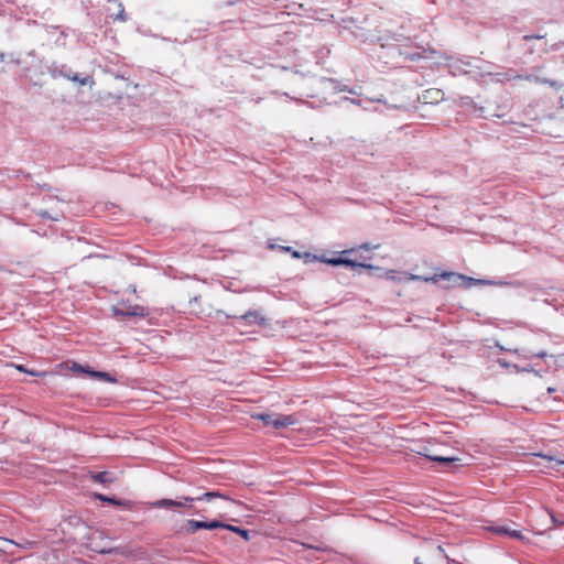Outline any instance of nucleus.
<instances>
[{"label":"nucleus","mask_w":564,"mask_h":564,"mask_svg":"<svg viewBox=\"0 0 564 564\" xmlns=\"http://www.w3.org/2000/svg\"><path fill=\"white\" fill-rule=\"evenodd\" d=\"M214 498L231 500L228 496H226L219 491H208V492H205L202 496L196 497V498L182 497V500L160 499V500L152 502L151 506L156 509L191 508V506L187 505V502L202 501V500L210 501Z\"/></svg>","instance_id":"nucleus-1"},{"label":"nucleus","mask_w":564,"mask_h":564,"mask_svg":"<svg viewBox=\"0 0 564 564\" xmlns=\"http://www.w3.org/2000/svg\"><path fill=\"white\" fill-rule=\"evenodd\" d=\"M251 417L261 421L265 426H273L274 429L295 425L299 422L293 414L284 415L278 413H254L251 415Z\"/></svg>","instance_id":"nucleus-2"},{"label":"nucleus","mask_w":564,"mask_h":564,"mask_svg":"<svg viewBox=\"0 0 564 564\" xmlns=\"http://www.w3.org/2000/svg\"><path fill=\"white\" fill-rule=\"evenodd\" d=\"M112 312L115 316L122 317H144L147 311L143 306L138 304H130L127 301L118 302L113 307Z\"/></svg>","instance_id":"nucleus-3"},{"label":"nucleus","mask_w":564,"mask_h":564,"mask_svg":"<svg viewBox=\"0 0 564 564\" xmlns=\"http://www.w3.org/2000/svg\"><path fill=\"white\" fill-rule=\"evenodd\" d=\"M441 279L448 281V282H457V281H465L466 276L460 273H456V272H452V271H443L441 273H435L432 276H420V275H415V274H408V276H406V280H409V281L422 280L424 282H430V283H434V284L437 283Z\"/></svg>","instance_id":"nucleus-4"},{"label":"nucleus","mask_w":564,"mask_h":564,"mask_svg":"<svg viewBox=\"0 0 564 564\" xmlns=\"http://www.w3.org/2000/svg\"><path fill=\"white\" fill-rule=\"evenodd\" d=\"M227 318H239L240 321L243 322V325H247V326H251V325H257V326H265L267 325V318L265 316L263 315V313L259 310H251V311H248L243 314H241L240 316H236V315H226Z\"/></svg>","instance_id":"nucleus-5"},{"label":"nucleus","mask_w":564,"mask_h":564,"mask_svg":"<svg viewBox=\"0 0 564 564\" xmlns=\"http://www.w3.org/2000/svg\"><path fill=\"white\" fill-rule=\"evenodd\" d=\"M417 454L429 458L430 460L437 462L441 464H449L456 460L454 457L437 455V453H432L430 448L423 447L420 451H416Z\"/></svg>","instance_id":"nucleus-6"},{"label":"nucleus","mask_w":564,"mask_h":564,"mask_svg":"<svg viewBox=\"0 0 564 564\" xmlns=\"http://www.w3.org/2000/svg\"><path fill=\"white\" fill-rule=\"evenodd\" d=\"M323 261L328 264H332V265H346V267H351V268L362 267V268H367V269H373V267L370 264L358 263L354 260H349V259H346L343 257L334 258V259H325Z\"/></svg>","instance_id":"nucleus-7"},{"label":"nucleus","mask_w":564,"mask_h":564,"mask_svg":"<svg viewBox=\"0 0 564 564\" xmlns=\"http://www.w3.org/2000/svg\"><path fill=\"white\" fill-rule=\"evenodd\" d=\"M73 370H75V371H83V372L89 373L93 377L101 378V379H105V380H111L107 372L93 371V370L90 371V370L84 368L82 365H78L76 362L73 365Z\"/></svg>","instance_id":"nucleus-8"},{"label":"nucleus","mask_w":564,"mask_h":564,"mask_svg":"<svg viewBox=\"0 0 564 564\" xmlns=\"http://www.w3.org/2000/svg\"><path fill=\"white\" fill-rule=\"evenodd\" d=\"M492 531L497 534H507L513 539H523L524 536L522 535V533L518 530H509L505 527H496L492 529Z\"/></svg>","instance_id":"nucleus-9"},{"label":"nucleus","mask_w":564,"mask_h":564,"mask_svg":"<svg viewBox=\"0 0 564 564\" xmlns=\"http://www.w3.org/2000/svg\"><path fill=\"white\" fill-rule=\"evenodd\" d=\"M66 77L73 82L78 83L80 86L88 85L93 87L95 85V80L91 76L79 77L77 74H75L73 76L66 75Z\"/></svg>","instance_id":"nucleus-10"},{"label":"nucleus","mask_w":564,"mask_h":564,"mask_svg":"<svg viewBox=\"0 0 564 564\" xmlns=\"http://www.w3.org/2000/svg\"><path fill=\"white\" fill-rule=\"evenodd\" d=\"M205 529V521L187 520L186 531L188 533H195L197 530Z\"/></svg>","instance_id":"nucleus-11"},{"label":"nucleus","mask_w":564,"mask_h":564,"mask_svg":"<svg viewBox=\"0 0 564 564\" xmlns=\"http://www.w3.org/2000/svg\"><path fill=\"white\" fill-rule=\"evenodd\" d=\"M226 529L229 530V531H232V532H235L237 534H239L240 536H242L247 541L250 539V533L246 529H241L239 527H235V525H231V524H227Z\"/></svg>","instance_id":"nucleus-12"},{"label":"nucleus","mask_w":564,"mask_h":564,"mask_svg":"<svg viewBox=\"0 0 564 564\" xmlns=\"http://www.w3.org/2000/svg\"><path fill=\"white\" fill-rule=\"evenodd\" d=\"M95 497H96V499H98L100 501L108 502L111 505H116V506H124L126 505V502L117 500L116 498H112V497L104 496L101 494H96Z\"/></svg>","instance_id":"nucleus-13"},{"label":"nucleus","mask_w":564,"mask_h":564,"mask_svg":"<svg viewBox=\"0 0 564 564\" xmlns=\"http://www.w3.org/2000/svg\"><path fill=\"white\" fill-rule=\"evenodd\" d=\"M93 479H94V481L100 482V484H106V482L111 481V479L109 478V474L107 471H100V473L93 475Z\"/></svg>","instance_id":"nucleus-14"},{"label":"nucleus","mask_w":564,"mask_h":564,"mask_svg":"<svg viewBox=\"0 0 564 564\" xmlns=\"http://www.w3.org/2000/svg\"><path fill=\"white\" fill-rule=\"evenodd\" d=\"M227 524L220 522V521H217V520H213L210 522H205V529L207 530H213V529H218V528H223V529H226Z\"/></svg>","instance_id":"nucleus-15"},{"label":"nucleus","mask_w":564,"mask_h":564,"mask_svg":"<svg viewBox=\"0 0 564 564\" xmlns=\"http://www.w3.org/2000/svg\"><path fill=\"white\" fill-rule=\"evenodd\" d=\"M0 540L9 542V543H12V544L18 545V546H20L22 549H29V547H31L34 544V542L28 541V540H25L23 543H17L13 540H10V539H7V538H0Z\"/></svg>","instance_id":"nucleus-16"},{"label":"nucleus","mask_w":564,"mask_h":564,"mask_svg":"<svg viewBox=\"0 0 564 564\" xmlns=\"http://www.w3.org/2000/svg\"><path fill=\"white\" fill-rule=\"evenodd\" d=\"M384 278H386L387 280H391V281H401V279L398 276L397 271H394V270H388V271L384 273Z\"/></svg>","instance_id":"nucleus-17"},{"label":"nucleus","mask_w":564,"mask_h":564,"mask_svg":"<svg viewBox=\"0 0 564 564\" xmlns=\"http://www.w3.org/2000/svg\"><path fill=\"white\" fill-rule=\"evenodd\" d=\"M17 369H18L19 371H21V372H26V373H29V375H31V376H45V375H46V372H35V371L28 370V369H26L24 366H22V365H18V366H17Z\"/></svg>","instance_id":"nucleus-18"},{"label":"nucleus","mask_w":564,"mask_h":564,"mask_svg":"<svg viewBox=\"0 0 564 564\" xmlns=\"http://www.w3.org/2000/svg\"><path fill=\"white\" fill-rule=\"evenodd\" d=\"M536 80H539V82H541V83H543V84H547V85H550L551 87L560 88V85H558L556 82H554V80H550V79H539V78H536Z\"/></svg>","instance_id":"nucleus-19"},{"label":"nucleus","mask_w":564,"mask_h":564,"mask_svg":"<svg viewBox=\"0 0 564 564\" xmlns=\"http://www.w3.org/2000/svg\"><path fill=\"white\" fill-rule=\"evenodd\" d=\"M546 35H524L523 36V40L524 41H531V40H541V39H544Z\"/></svg>","instance_id":"nucleus-20"},{"label":"nucleus","mask_w":564,"mask_h":564,"mask_svg":"<svg viewBox=\"0 0 564 564\" xmlns=\"http://www.w3.org/2000/svg\"><path fill=\"white\" fill-rule=\"evenodd\" d=\"M535 356H538L540 358H545L546 357V352L545 351H540Z\"/></svg>","instance_id":"nucleus-21"},{"label":"nucleus","mask_w":564,"mask_h":564,"mask_svg":"<svg viewBox=\"0 0 564 564\" xmlns=\"http://www.w3.org/2000/svg\"><path fill=\"white\" fill-rule=\"evenodd\" d=\"M414 564H424V563L421 561V558H420V557H416V558L414 560Z\"/></svg>","instance_id":"nucleus-22"},{"label":"nucleus","mask_w":564,"mask_h":564,"mask_svg":"<svg viewBox=\"0 0 564 564\" xmlns=\"http://www.w3.org/2000/svg\"><path fill=\"white\" fill-rule=\"evenodd\" d=\"M292 256H293L294 258H300V257H301V256H300V253H299L297 251H293V252H292Z\"/></svg>","instance_id":"nucleus-23"},{"label":"nucleus","mask_w":564,"mask_h":564,"mask_svg":"<svg viewBox=\"0 0 564 564\" xmlns=\"http://www.w3.org/2000/svg\"><path fill=\"white\" fill-rule=\"evenodd\" d=\"M118 18H119L120 20H124V17L122 15V13H120V14L118 15Z\"/></svg>","instance_id":"nucleus-24"},{"label":"nucleus","mask_w":564,"mask_h":564,"mask_svg":"<svg viewBox=\"0 0 564 564\" xmlns=\"http://www.w3.org/2000/svg\"><path fill=\"white\" fill-rule=\"evenodd\" d=\"M527 80H531L532 79V76H527L525 77Z\"/></svg>","instance_id":"nucleus-25"},{"label":"nucleus","mask_w":564,"mask_h":564,"mask_svg":"<svg viewBox=\"0 0 564 564\" xmlns=\"http://www.w3.org/2000/svg\"><path fill=\"white\" fill-rule=\"evenodd\" d=\"M351 252V250H344L343 253Z\"/></svg>","instance_id":"nucleus-26"},{"label":"nucleus","mask_w":564,"mask_h":564,"mask_svg":"<svg viewBox=\"0 0 564 564\" xmlns=\"http://www.w3.org/2000/svg\"><path fill=\"white\" fill-rule=\"evenodd\" d=\"M558 464H560V465H564V462H560Z\"/></svg>","instance_id":"nucleus-27"}]
</instances>
